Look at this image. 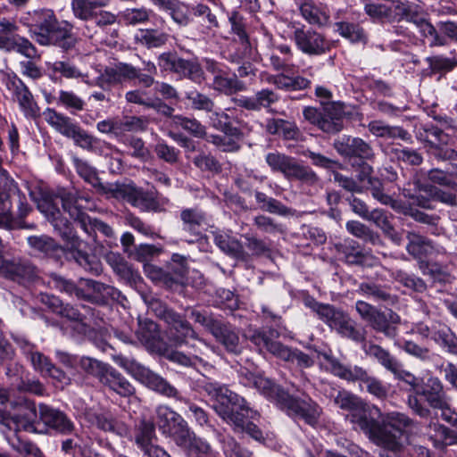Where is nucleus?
<instances>
[{"label": "nucleus", "instance_id": "f3484780", "mask_svg": "<svg viewBox=\"0 0 457 457\" xmlns=\"http://www.w3.org/2000/svg\"><path fill=\"white\" fill-rule=\"evenodd\" d=\"M38 409L39 420L45 427L63 435L71 434L74 431L73 422L62 411L45 404H40Z\"/></svg>", "mask_w": 457, "mask_h": 457}, {"label": "nucleus", "instance_id": "4be33fe9", "mask_svg": "<svg viewBox=\"0 0 457 457\" xmlns=\"http://www.w3.org/2000/svg\"><path fill=\"white\" fill-rule=\"evenodd\" d=\"M99 382L122 397H128L135 394V387L130 382L111 365Z\"/></svg>", "mask_w": 457, "mask_h": 457}, {"label": "nucleus", "instance_id": "6e6552de", "mask_svg": "<svg viewBox=\"0 0 457 457\" xmlns=\"http://www.w3.org/2000/svg\"><path fill=\"white\" fill-rule=\"evenodd\" d=\"M322 356L325 362L321 365H323L328 371L347 381L361 382V384L365 386L366 391L369 394L378 399L386 397L388 392L387 387L380 379L370 375L368 370L364 368L357 365H344L337 358L327 353L322 354Z\"/></svg>", "mask_w": 457, "mask_h": 457}, {"label": "nucleus", "instance_id": "423d86ee", "mask_svg": "<svg viewBox=\"0 0 457 457\" xmlns=\"http://www.w3.org/2000/svg\"><path fill=\"white\" fill-rule=\"evenodd\" d=\"M450 398L445 391L442 381L436 377L427 379L421 389H417L407 397V405L411 411L422 419L431 417L433 410H446Z\"/></svg>", "mask_w": 457, "mask_h": 457}, {"label": "nucleus", "instance_id": "a19ab883", "mask_svg": "<svg viewBox=\"0 0 457 457\" xmlns=\"http://www.w3.org/2000/svg\"><path fill=\"white\" fill-rule=\"evenodd\" d=\"M316 313L319 318L333 329H337L341 322L347 316V313L337 309L330 304H315Z\"/></svg>", "mask_w": 457, "mask_h": 457}, {"label": "nucleus", "instance_id": "338daca9", "mask_svg": "<svg viewBox=\"0 0 457 457\" xmlns=\"http://www.w3.org/2000/svg\"><path fill=\"white\" fill-rule=\"evenodd\" d=\"M176 69L195 83L200 84L204 79L203 71L196 62L179 59Z\"/></svg>", "mask_w": 457, "mask_h": 457}, {"label": "nucleus", "instance_id": "774afa93", "mask_svg": "<svg viewBox=\"0 0 457 457\" xmlns=\"http://www.w3.org/2000/svg\"><path fill=\"white\" fill-rule=\"evenodd\" d=\"M79 364L85 372L96 377L98 381H100L102 377L104 375L105 370H107L110 366L107 363L90 357H81L79 360Z\"/></svg>", "mask_w": 457, "mask_h": 457}, {"label": "nucleus", "instance_id": "a878e982", "mask_svg": "<svg viewBox=\"0 0 457 457\" xmlns=\"http://www.w3.org/2000/svg\"><path fill=\"white\" fill-rule=\"evenodd\" d=\"M137 336L139 341L152 351L161 353L164 349L158 326L152 320L140 321Z\"/></svg>", "mask_w": 457, "mask_h": 457}, {"label": "nucleus", "instance_id": "f257e3e1", "mask_svg": "<svg viewBox=\"0 0 457 457\" xmlns=\"http://www.w3.org/2000/svg\"><path fill=\"white\" fill-rule=\"evenodd\" d=\"M334 402L340 409L349 411L346 419L355 429H360L377 446L393 453L401 450V439L405 431L417 425L405 413H384L378 406L367 403L348 391H339Z\"/></svg>", "mask_w": 457, "mask_h": 457}, {"label": "nucleus", "instance_id": "69168bd1", "mask_svg": "<svg viewBox=\"0 0 457 457\" xmlns=\"http://www.w3.org/2000/svg\"><path fill=\"white\" fill-rule=\"evenodd\" d=\"M337 31L351 42H361L365 40L363 29L357 24L341 21L336 24Z\"/></svg>", "mask_w": 457, "mask_h": 457}, {"label": "nucleus", "instance_id": "13d9d810", "mask_svg": "<svg viewBox=\"0 0 457 457\" xmlns=\"http://www.w3.org/2000/svg\"><path fill=\"white\" fill-rule=\"evenodd\" d=\"M187 104L195 111L212 112H214V104L207 96L197 91H189L186 95Z\"/></svg>", "mask_w": 457, "mask_h": 457}, {"label": "nucleus", "instance_id": "aec40b11", "mask_svg": "<svg viewBox=\"0 0 457 457\" xmlns=\"http://www.w3.org/2000/svg\"><path fill=\"white\" fill-rule=\"evenodd\" d=\"M212 235L214 244L225 254L242 262L249 259V253L237 237L223 231H215Z\"/></svg>", "mask_w": 457, "mask_h": 457}, {"label": "nucleus", "instance_id": "c85d7f7f", "mask_svg": "<svg viewBox=\"0 0 457 457\" xmlns=\"http://www.w3.org/2000/svg\"><path fill=\"white\" fill-rule=\"evenodd\" d=\"M47 122L61 134L75 139L77 142L89 143L88 137L67 116H46Z\"/></svg>", "mask_w": 457, "mask_h": 457}, {"label": "nucleus", "instance_id": "6e6d98bb", "mask_svg": "<svg viewBox=\"0 0 457 457\" xmlns=\"http://www.w3.org/2000/svg\"><path fill=\"white\" fill-rule=\"evenodd\" d=\"M435 119L441 124V128L431 126L425 129L426 140L436 149H439V145L447 144L448 136L444 133L443 128L446 125V120L443 116H435Z\"/></svg>", "mask_w": 457, "mask_h": 457}, {"label": "nucleus", "instance_id": "9b49d317", "mask_svg": "<svg viewBox=\"0 0 457 457\" xmlns=\"http://www.w3.org/2000/svg\"><path fill=\"white\" fill-rule=\"evenodd\" d=\"M153 305H156L154 307L156 315L167 323L171 332L174 331L173 340L176 345H188V339H192L201 345H205V342L199 338L191 324L183 316L162 305L158 301L153 303Z\"/></svg>", "mask_w": 457, "mask_h": 457}, {"label": "nucleus", "instance_id": "ddd939ff", "mask_svg": "<svg viewBox=\"0 0 457 457\" xmlns=\"http://www.w3.org/2000/svg\"><path fill=\"white\" fill-rule=\"evenodd\" d=\"M0 273L6 278L21 285H28L39 279V271L29 261L22 259L4 260Z\"/></svg>", "mask_w": 457, "mask_h": 457}, {"label": "nucleus", "instance_id": "c03bdc74", "mask_svg": "<svg viewBox=\"0 0 457 457\" xmlns=\"http://www.w3.org/2000/svg\"><path fill=\"white\" fill-rule=\"evenodd\" d=\"M300 11L303 17L311 24L322 26L328 22V12L312 1H304L300 5Z\"/></svg>", "mask_w": 457, "mask_h": 457}, {"label": "nucleus", "instance_id": "2f4dec72", "mask_svg": "<svg viewBox=\"0 0 457 457\" xmlns=\"http://www.w3.org/2000/svg\"><path fill=\"white\" fill-rule=\"evenodd\" d=\"M362 350L367 356L377 361L386 370L390 372L395 371L399 361L388 350L372 342L364 343L362 345Z\"/></svg>", "mask_w": 457, "mask_h": 457}, {"label": "nucleus", "instance_id": "37998d69", "mask_svg": "<svg viewBox=\"0 0 457 457\" xmlns=\"http://www.w3.org/2000/svg\"><path fill=\"white\" fill-rule=\"evenodd\" d=\"M345 241V245H339L337 248L345 254V258L348 263L362 266H373L377 263V259L372 255L355 250L353 245L355 242L350 241L349 245H347Z\"/></svg>", "mask_w": 457, "mask_h": 457}, {"label": "nucleus", "instance_id": "4468645a", "mask_svg": "<svg viewBox=\"0 0 457 457\" xmlns=\"http://www.w3.org/2000/svg\"><path fill=\"white\" fill-rule=\"evenodd\" d=\"M135 443L145 457H170L162 447L153 444L155 437L154 424L151 421L142 420L135 428Z\"/></svg>", "mask_w": 457, "mask_h": 457}, {"label": "nucleus", "instance_id": "bb28decb", "mask_svg": "<svg viewBox=\"0 0 457 457\" xmlns=\"http://www.w3.org/2000/svg\"><path fill=\"white\" fill-rule=\"evenodd\" d=\"M206 70L213 75L212 87L215 90L225 94H231L237 87V80L216 62L205 61Z\"/></svg>", "mask_w": 457, "mask_h": 457}, {"label": "nucleus", "instance_id": "72a5a7b5", "mask_svg": "<svg viewBox=\"0 0 457 457\" xmlns=\"http://www.w3.org/2000/svg\"><path fill=\"white\" fill-rule=\"evenodd\" d=\"M282 174L289 180L296 179L310 184L318 181V177L312 169L302 165L292 156H289Z\"/></svg>", "mask_w": 457, "mask_h": 457}, {"label": "nucleus", "instance_id": "8fccbe9b", "mask_svg": "<svg viewBox=\"0 0 457 457\" xmlns=\"http://www.w3.org/2000/svg\"><path fill=\"white\" fill-rule=\"evenodd\" d=\"M305 118L327 133H337L344 127L342 116H305Z\"/></svg>", "mask_w": 457, "mask_h": 457}, {"label": "nucleus", "instance_id": "864d4df0", "mask_svg": "<svg viewBox=\"0 0 457 457\" xmlns=\"http://www.w3.org/2000/svg\"><path fill=\"white\" fill-rule=\"evenodd\" d=\"M183 450L187 457H217L211 445L196 436Z\"/></svg>", "mask_w": 457, "mask_h": 457}, {"label": "nucleus", "instance_id": "a18cd8bd", "mask_svg": "<svg viewBox=\"0 0 457 457\" xmlns=\"http://www.w3.org/2000/svg\"><path fill=\"white\" fill-rule=\"evenodd\" d=\"M368 185V189L370 191V194L375 200L379 202L381 204L389 205L394 210L401 209V204L397 200L394 199L385 190L384 184L381 179L374 178L373 179H370Z\"/></svg>", "mask_w": 457, "mask_h": 457}, {"label": "nucleus", "instance_id": "5701e85b", "mask_svg": "<svg viewBox=\"0 0 457 457\" xmlns=\"http://www.w3.org/2000/svg\"><path fill=\"white\" fill-rule=\"evenodd\" d=\"M31 365L34 370L39 372L43 376H48L52 378L55 379L58 382L67 384L69 381V378L66 374L57 368L51 360L46 356L44 353L36 351L29 358Z\"/></svg>", "mask_w": 457, "mask_h": 457}, {"label": "nucleus", "instance_id": "052dcab7", "mask_svg": "<svg viewBox=\"0 0 457 457\" xmlns=\"http://www.w3.org/2000/svg\"><path fill=\"white\" fill-rule=\"evenodd\" d=\"M428 179L434 184L456 188L457 184L454 181V166L451 170H443L440 169H431L427 172Z\"/></svg>", "mask_w": 457, "mask_h": 457}, {"label": "nucleus", "instance_id": "ea45409f", "mask_svg": "<svg viewBox=\"0 0 457 457\" xmlns=\"http://www.w3.org/2000/svg\"><path fill=\"white\" fill-rule=\"evenodd\" d=\"M37 411L35 406L28 408L24 413H19L12 416L13 425L12 431L15 433L24 430L28 432L42 433L43 429L39 428L40 423L37 422Z\"/></svg>", "mask_w": 457, "mask_h": 457}, {"label": "nucleus", "instance_id": "bf43d9fd", "mask_svg": "<svg viewBox=\"0 0 457 457\" xmlns=\"http://www.w3.org/2000/svg\"><path fill=\"white\" fill-rule=\"evenodd\" d=\"M220 442L226 457H253V453L242 446L233 436H224Z\"/></svg>", "mask_w": 457, "mask_h": 457}, {"label": "nucleus", "instance_id": "473e14b6", "mask_svg": "<svg viewBox=\"0 0 457 457\" xmlns=\"http://www.w3.org/2000/svg\"><path fill=\"white\" fill-rule=\"evenodd\" d=\"M188 269V259L187 256L179 253L172 254L170 261L167 264V271H170V281L173 289L185 284Z\"/></svg>", "mask_w": 457, "mask_h": 457}, {"label": "nucleus", "instance_id": "cd10ccee", "mask_svg": "<svg viewBox=\"0 0 457 457\" xmlns=\"http://www.w3.org/2000/svg\"><path fill=\"white\" fill-rule=\"evenodd\" d=\"M289 71L276 75H266L263 79L277 88L286 91L302 90L310 86V80L302 76H289Z\"/></svg>", "mask_w": 457, "mask_h": 457}, {"label": "nucleus", "instance_id": "39448f33", "mask_svg": "<svg viewBox=\"0 0 457 457\" xmlns=\"http://www.w3.org/2000/svg\"><path fill=\"white\" fill-rule=\"evenodd\" d=\"M113 360L116 364L127 370L128 373L150 389L167 397L182 401L178 389L174 386L170 384L160 375L141 365L134 359L119 354L113 356ZM183 401L188 405L189 411L199 425L204 426L208 423V415L203 408L188 400L183 399Z\"/></svg>", "mask_w": 457, "mask_h": 457}, {"label": "nucleus", "instance_id": "3c124183", "mask_svg": "<svg viewBox=\"0 0 457 457\" xmlns=\"http://www.w3.org/2000/svg\"><path fill=\"white\" fill-rule=\"evenodd\" d=\"M337 332L342 337H347L356 343H367L365 341V331L363 329L358 328L355 325V322L349 317L348 314L337 328Z\"/></svg>", "mask_w": 457, "mask_h": 457}, {"label": "nucleus", "instance_id": "de8ad7c7", "mask_svg": "<svg viewBox=\"0 0 457 457\" xmlns=\"http://www.w3.org/2000/svg\"><path fill=\"white\" fill-rule=\"evenodd\" d=\"M72 161L76 168V171L86 182L90 184L98 191L105 192V187L101 183L94 168L78 157H74Z\"/></svg>", "mask_w": 457, "mask_h": 457}, {"label": "nucleus", "instance_id": "0eeeda50", "mask_svg": "<svg viewBox=\"0 0 457 457\" xmlns=\"http://www.w3.org/2000/svg\"><path fill=\"white\" fill-rule=\"evenodd\" d=\"M34 21L30 31L34 39L42 46L58 45L69 47L71 27L68 22H59L52 10L34 12Z\"/></svg>", "mask_w": 457, "mask_h": 457}, {"label": "nucleus", "instance_id": "c756f323", "mask_svg": "<svg viewBox=\"0 0 457 457\" xmlns=\"http://www.w3.org/2000/svg\"><path fill=\"white\" fill-rule=\"evenodd\" d=\"M358 292L378 303L394 304L397 301V297L391 294L389 287L371 281L361 283L358 287Z\"/></svg>", "mask_w": 457, "mask_h": 457}, {"label": "nucleus", "instance_id": "4c0bfd02", "mask_svg": "<svg viewBox=\"0 0 457 457\" xmlns=\"http://www.w3.org/2000/svg\"><path fill=\"white\" fill-rule=\"evenodd\" d=\"M110 0H72L71 8L76 18L90 21L102 7L108 5Z\"/></svg>", "mask_w": 457, "mask_h": 457}, {"label": "nucleus", "instance_id": "393cba45", "mask_svg": "<svg viewBox=\"0 0 457 457\" xmlns=\"http://www.w3.org/2000/svg\"><path fill=\"white\" fill-rule=\"evenodd\" d=\"M85 419L93 426L104 432H112L124 435L127 428L115 420L108 412H96L93 410H87L84 413Z\"/></svg>", "mask_w": 457, "mask_h": 457}, {"label": "nucleus", "instance_id": "b1692460", "mask_svg": "<svg viewBox=\"0 0 457 457\" xmlns=\"http://www.w3.org/2000/svg\"><path fill=\"white\" fill-rule=\"evenodd\" d=\"M182 229L195 237H200L204 227L207 225L204 212L198 208H186L180 212Z\"/></svg>", "mask_w": 457, "mask_h": 457}, {"label": "nucleus", "instance_id": "9d476101", "mask_svg": "<svg viewBox=\"0 0 457 457\" xmlns=\"http://www.w3.org/2000/svg\"><path fill=\"white\" fill-rule=\"evenodd\" d=\"M156 425L166 436L174 440L177 445L184 449L193 439L195 434L190 431L187 421L181 415L166 405L156 409Z\"/></svg>", "mask_w": 457, "mask_h": 457}, {"label": "nucleus", "instance_id": "2eb2a0df", "mask_svg": "<svg viewBox=\"0 0 457 457\" xmlns=\"http://www.w3.org/2000/svg\"><path fill=\"white\" fill-rule=\"evenodd\" d=\"M212 337L224 350L230 354L238 355L244 350V341L240 338V329L235 325L221 321Z\"/></svg>", "mask_w": 457, "mask_h": 457}, {"label": "nucleus", "instance_id": "58836bf2", "mask_svg": "<svg viewBox=\"0 0 457 457\" xmlns=\"http://www.w3.org/2000/svg\"><path fill=\"white\" fill-rule=\"evenodd\" d=\"M432 339L448 353L457 355V337L447 326L433 325Z\"/></svg>", "mask_w": 457, "mask_h": 457}, {"label": "nucleus", "instance_id": "f704fd0d", "mask_svg": "<svg viewBox=\"0 0 457 457\" xmlns=\"http://www.w3.org/2000/svg\"><path fill=\"white\" fill-rule=\"evenodd\" d=\"M277 101V94L271 90L263 89L253 97H240L237 100V103L248 111L260 112L262 108H268Z\"/></svg>", "mask_w": 457, "mask_h": 457}, {"label": "nucleus", "instance_id": "79ce46f5", "mask_svg": "<svg viewBox=\"0 0 457 457\" xmlns=\"http://www.w3.org/2000/svg\"><path fill=\"white\" fill-rule=\"evenodd\" d=\"M345 241V245H339L337 248L345 254V258L348 263L362 266H373L377 263V259L372 255L355 250L353 245L355 242L350 241L349 245H347Z\"/></svg>", "mask_w": 457, "mask_h": 457}, {"label": "nucleus", "instance_id": "7c9ffc66", "mask_svg": "<svg viewBox=\"0 0 457 457\" xmlns=\"http://www.w3.org/2000/svg\"><path fill=\"white\" fill-rule=\"evenodd\" d=\"M392 214L384 209L376 208L370 211L368 218L365 220L373 222L378 228H379L386 236H387L393 242L397 245L401 244V237L395 231L394 226L391 223Z\"/></svg>", "mask_w": 457, "mask_h": 457}, {"label": "nucleus", "instance_id": "4d7b16f0", "mask_svg": "<svg viewBox=\"0 0 457 457\" xmlns=\"http://www.w3.org/2000/svg\"><path fill=\"white\" fill-rule=\"evenodd\" d=\"M152 12L146 8H128L120 12V20L127 25H137L148 21Z\"/></svg>", "mask_w": 457, "mask_h": 457}, {"label": "nucleus", "instance_id": "f03ea898", "mask_svg": "<svg viewBox=\"0 0 457 457\" xmlns=\"http://www.w3.org/2000/svg\"><path fill=\"white\" fill-rule=\"evenodd\" d=\"M59 204H62V209L90 237H93L96 231L112 237V228L104 221L93 219L84 212L77 205V198L71 192L62 191L58 195L42 194L37 200L39 212L46 217L62 238L71 245V254L75 262L86 271L98 275L102 270L100 262L95 256L79 249L82 241L75 235L71 223L62 217Z\"/></svg>", "mask_w": 457, "mask_h": 457}, {"label": "nucleus", "instance_id": "0e129e2a", "mask_svg": "<svg viewBox=\"0 0 457 457\" xmlns=\"http://www.w3.org/2000/svg\"><path fill=\"white\" fill-rule=\"evenodd\" d=\"M253 224L256 229L263 234L275 235L278 233H283V226L277 223L271 217L264 214H259L253 220Z\"/></svg>", "mask_w": 457, "mask_h": 457}, {"label": "nucleus", "instance_id": "6ab92c4d", "mask_svg": "<svg viewBox=\"0 0 457 457\" xmlns=\"http://www.w3.org/2000/svg\"><path fill=\"white\" fill-rule=\"evenodd\" d=\"M335 149L343 156L370 159L373 151L370 145L359 137H343L334 143Z\"/></svg>", "mask_w": 457, "mask_h": 457}, {"label": "nucleus", "instance_id": "e433bc0d", "mask_svg": "<svg viewBox=\"0 0 457 457\" xmlns=\"http://www.w3.org/2000/svg\"><path fill=\"white\" fill-rule=\"evenodd\" d=\"M407 239L406 250L414 258L421 259L429 256L436 250L432 241L414 232H409Z\"/></svg>", "mask_w": 457, "mask_h": 457}, {"label": "nucleus", "instance_id": "7ed1b4c3", "mask_svg": "<svg viewBox=\"0 0 457 457\" xmlns=\"http://www.w3.org/2000/svg\"><path fill=\"white\" fill-rule=\"evenodd\" d=\"M200 386L213 401L212 408L217 415L235 433L246 434L253 440L265 444L267 436L253 423L259 412L251 409L244 397L214 381H203Z\"/></svg>", "mask_w": 457, "mask_h": 457}, {"label": "nucleus", "instance_id": "49530a36", "mask_svg": "<svg viewBox=\"0 0 457 457\" xmlns=\"http://www.w3.org/2000/svg\"><path fill=\"white\" fill-rule=\"evenodd\" d=\"M135 39L138 44L148 48L160 47L166 43L168 34L159 29H145L136 33Z\"/></svg>", "mask_w": 457, "mask_h": 457}, {"label": "nucleus", "instance_id": "5fc2aeb1", "mask_svg": "<svg viewBox=\"0 0 457 457\" xmlns=\"http://www.w3.org/2000/svg\"><path fill=\"white\" fill-rule=\"evenodd\" d=\"M187 311L189 312V318L202 325L212 335L222 321L206 311H200L195 308H190Z\"/></svg>", "mask_w": 457, "mask_h": 457}, {"label": "nucleus", "instance_id": "c9c22d12", "mask_svg": "<svg viewBox=\"0 0 457 457\" xmlns=\"http://www.w3.org/2000/svg\"><path fill=\"white\" fill-rule=\"evenodd\" d=\"M126 100L129 103L152 107L161 114H170L174 110L164 104L161 100H152L145 90L135 89L126 93Z\"/></svg>", "mask_w": 457, "mask_h": 457}, {"label": "nucleus", "instance_id": "dca6fc26", "mask_svg": "<svg viewBox=\"0 0 457 457\" xmlns=\"http://www.w3.org/2000/svg\"><path fill=\"white\" fill-rule=\"evenodd\" d=\"M294 38L297 47L306 54L320 55L329 48L324 37L311 29H295Z\"/></svg>", "mask_w": 457, "mask_h": 457}, {"label": "nucleus", "instance_id": "1a4fd4ad", "mask_svg": "<svg viewBox=\"0 0 457 457\" xmlns=\"http://www.w3.org/2000/svg\"><path fill=\"white\" fill-rule=\"evenodd\" d=\"M355 310L361 319L376 332L382 333L387 338H395L397 336V325L401 322L400 316L389 310L382 312L376 306L361 300L355 303Z\"/></svg>", "mask_w": 457, "mask_h": 457}, {"label": "nucleus", "instance_id": "f8f14e48", "mask_svg": "<svg viewBox=\"0 0 457 457\" xmlns=\"http://www.w3.org/2000/svg\"><path fill=\"white\" fill-rule=\"evenodd\" d=\"M111 191L116 197L122 198L142 211H160V204L152 192L145 191L131 184H117Z\"/></svg>", "mask_w": 457, "mask_h": 457}, {"label": "nucleus", "instance_id": "603ef678", "mask_svg": "<svg viewBox=\"0 0 457 457\" xmlns=\"http://www.w3.org/2000/svg\"><path fill=\"white\" fill-rule=\"evenodd\" d=\"M46 67L51 77L54 76L56 73H61L67 79L81 78L83 81L87 83V80L86 79L87 76L70 63L64 62H47Z\"/></svg>", "mask_w": 457, "mask_h": 457}, {"label": "nucleus", "instance_id": "412c9836", "mask_svg": "<svg viewBox=\"0 0 457 457\" xmlns=\"http://www.w3.org/2000/svg\"><path fill=\"white\" fill-rule=\"evenodd\" d=\"M80 282L84 283L92 291L91 293H85L84 300L98 304H105L110 300H117L119 298L120 292L113 287L87 278H81Z\"/></svg>", "mask_w": 457, "mask_h": 457}, {"label": "nucleus", "instance_id": "20e7f679", "mask_svg": "<svg viewBox=\"0 0 457 457\" xmlns=\"http://www.w3.org/2000/svg\"><path fill=\"white\" fill-rule=\"evenodd\" d=\"M239 379L244 386L256 388L279 409L286 411L288 416L303 420L311 426H314L318 422L321 408L311 398L295 397L270 379L246 369L239 370Z\"/></svg>", "mask_w": 457, "mask_h": 457}, {"label": "nucleus", "instance_id": "a211bd4d", "mask_svg": "<svg viewBox=\"0 0 457 457\" xmlns=\"http://www.w3.org/2000/svg\"><path fill=\"white\" fill-rule=\"evenodd\" d=\"M222 120L214 121L213 125L221 130L224 135H211L207 140L217 145L223 152H235L238 150L239 145L232 137L239 136L240 132L237 127H234L228 120L229 116H220Z\"/></svg>", "mask_w": 457, "mask_h": 457}, {"label": "nucleus", "instance_id": "e2e57ef3", "mask_svg": "<svg viewBox=\"0 0 457 457\" xmlns=\"http://www.w3.org/2000/svg\"><path fill=\"white\" fill-rule=\"evenodd\" d=\"M414 23L417 25L420 32L423 37L430 38V46H441L446 44V41L444 37L440 36L435 27L425 21L424 19L419 18L414 21Z\"/></svg>", "mask_w": 457, "mask_h": 457}, {"label": "nucleus", "instance_id": "09e8293b", "mask_svg": "<svg viewBox=\"0 0 457 457\" xmlns=\"http://www.w3.org/2000/svg\"><path fill=\"white\" fill-rule=\"evenodd\" d=\"M347 231L353 236L373 245L380 243V237L378 233L372 231L365 224L358 220H350L346 223Z\"/></svg>", "mask_w": 457, "mask_h": 457}, {"label": "nucleus", "instance_id": "680f3d73", "mask_svg": "<svg viewBox=\"0 0 457 457\" xmlns=\"http://www.w3.org/2000/svg\"><path fill=\"white\" fill-rule=\"evenodd\" d=\"M369 129L370 131L377 137L405 138L407 136V132L402 128L390 127L385 125L382 121L370 122Z\"/></svg>", "mask_w": 457, "mask_h": 457}]
</instances>
